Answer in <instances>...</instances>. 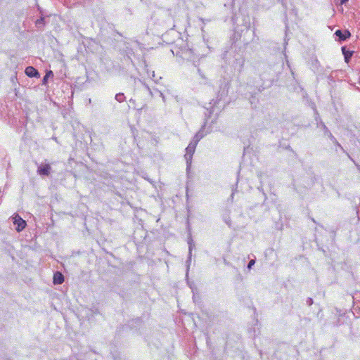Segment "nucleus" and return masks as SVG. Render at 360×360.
<instances>
[{
  "label": "nucleus",
  "mask_w": 360,
  "mask_h": 360,
  "mask_svg": "<svg viewBox=\"0 0 360 360\" xmlns=\"http://www.w3.org/2000/svg\"><path fill=\"white\" fill-rule=\"evenodd\" d=\"M64 276L60 271H56L53 274V283L56 284H62L64 282Z\"/></svg>",
  "instance_id": "nucleus-4"
},
{
  "label": "nucleus",
  "mask_w": 360,
  "mask_h": 360,
  "mask_svg": "<svg viewBox=\"0 0 360 360\" xmlns=\"http://www.w3.org/2000/svg\"><path fill=\"white\" fill-rule=\"evenodd\" d=\"M51 169V167L49 164H45L44 165L40 166L38 168L37 172L40 175L49 176L50 174Z\"/></svg>",
  "instance_id": "nucleus-3"
},
{
  "label": "nucleus",
  "mask_w": 360,
  "mask_h": 360,
  "mask_svg": "<svg viewBox=\"0 0 360 360\" xmlns=\"http://www.w3.org/2000/svg\"><path fill=\"white\" fill-rule=\"evenodd\" d=\"M52 74H53V72L51 70L49 72H47L46 75L43 78V82L44 83L46 82L48 77L49 76V75H52Z\"/></svg>",
  "instance_id": "nucleus-7"
},
{
  "label": "nucleus",
  "mask_w": 360,
  "mask_h": 360,
  "mask_svg": "<svg viewBox=\"0 0 360 360\" xmlns=\"http://www.w3.org/2000/svg\"><path fill=\"white\" fill-rule=\"evenodd\" d=\"M12 219L13 224L16 226L15 230L18 232L22 231L26 227V221L18 214H14Z\"/></svg>",
  "instance_id": "nucleus-1"
},
{
  "label": "nucleus",
  "mask_w": 360,
  "mask_h": 360,
  "mask_svg": "<svg viewBox=\"0 0 360 360\" xmlns=\"http://www.w3.org/2000/svg\"><path fill=\"white\" fill-rule=\"evenodd\" d=\"M255 260L251 259L248 263V268L250 269L252 267V266L255 264Z\"/></svg>",
  "instance_id": "nucleus-8"
},
{
  "label": "nucleus",
  "mask_w": 360,
  "mask_h": 360,
  "mask_svg": "<svg viewBox=\"0 0 360 360\" xmlns=\"http://www.w3.org/2000/svg\"><path fill=\"white\" fill-rule=\"evenodd\" d=\"M359 84H360V78H359Z\"/></svg>",
  "instance_id": "nucleus-10"
},
{
  "label": "nucleus",
  "mask_w": 360,
  "mask_h": 360,
  "mask_svg": "<svg viewBox=\"0 0 360 360\" xmlns=\"http://www.w3.org/2000/svg\"><path fill=\"white\" fill-rule=\"evenodd\" d=\"M25 72L29 77H39L40 75L37 69L32 66H28L25 68Z\"/></svg>",
  "instance_id": "nucleus-2"
},
{
  "label": "nucleus",
  "mask_w": 360,
  "mask_h": 360,
  "mask_svg": "<svg viewBox=\"0 0 360 360\" xmlns=\"http://www.w3.org/2000/svg\"><path fill=\"white\" fill-rule=\"evenodd\" d=\"M342 51L344 55L345 62L348 63L353 55V51L347 50L345 47L342 48Z\"/></svg>",
  "instance_id": "nucleus-6"
},
{
  "label": "nucleus",
  "mask_w": 360,
  "mask_h": 360,
  "mask_svg": "<svg viewBox=\"0 0 360 360\" xmlns=\"http://www.w3.org/2000/svg\"><path fill=\"white\" fill-rule=\"evenodd\" d=\"M335 35L338 36L340 40H346L351 37V33L348 30H345L342 32L341 30H338L335 32Z\"/></svg>",
  "instance_id": "nucleus-5"
},
{
  "label": "nucleus",
  "mask_w": 360,
  "mask_h": 360,
  "mask_svg": "<svg viewBox=\"0 0 360 360\" xmlns=\"http://www.w3.org/2000/svg\"><path fill=\"white\" fill-rule=\"evenodd\" d=\"M340 4H345L346 2L348 1V0H340Z\"/></svg>",
  "instance_id": "nucleus-9"
}]
</instances>
